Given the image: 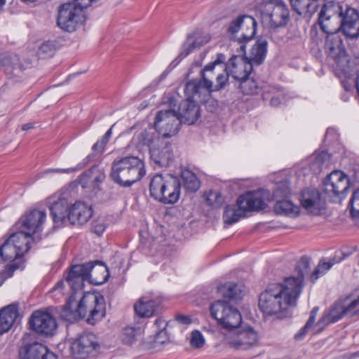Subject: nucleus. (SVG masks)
<instances>
[{"label": "nucleus", "mask_w": 359, "mask_h": 359, "mask_svg": "<svg viewBox=\"0 0 359 359\" xmlns=\"http://www.w3.org/2000/svg\"><path fill=\"white\" fill-rule=\"evenodd\" d=\"M321 29L327 35L325 52L342 71L349 67L350 57L339 35L348 41L359 39V11L350 5L334 0L327 1L318 15Z\"/></svg>", "instance_id": "f257e3e1"}, {"label": "nucleus", "mask_w": 359, "mask_h": 359, "mask_svg": "<svg viewBox=\"0 0 359 359\" xmlns=\"http://www.w3.org/2000/svg\"><path fill=\"white\" fill-rule=\"evenodd\" d=\"M293 278H285L283 283H274L259 294L258 306L264 316L284 318L297 304L300 295L299 285Z\"/></svg>", "instance_id": "f03ea898"}, {"label": "nucleus", "mask_w": 359, "mask_h": 359, "mask_svg": "<svg viewBox=\"0 0 359 359\" xmlns=\"http://www.w3.org/2000/svg\"><path fill=\"white\" fill-rule=\"evenodd\" d=\"M72 292L73 293L68 298L61 311L62 318L68 322H74L88 316L87 323L94 325L104 317L105 304L102 295L94 292H87L77 303L74 296L77 291Z\"/></svg>", "instance_id": "7ed1b4c3"}, {"label": "nucleus", "mask_w": 359, "mask_h": 359, "mask_svg": "<svg viewBox=\"0 0 359 359\" xmlns=\"http://www.w3.org/2000/svg\"><path fill=\"white\" fill-rule=\"evenodd\" d=\"M109 276V270L104 263L94 261L72 266L65 277V280L75 292L83 289L86 281L98 285L105 283Z\"/></svg>", "instance_id": "20e7f679"}, {"label": "nucleus", "mask_w": 359, "mask_h": 359, "mask_svg": "<svg viewBox=\"0 0 359 359\" xmlns=\"http://www.w3.org/2000/svg\"><path fill=\"white\" fill-rule=\"evenodd\" d=\"M146 173L144 163L137 156H128L114 161L110 177L122 187H130Z\"/></svg>", "instance_id": "39448f33"}, {"label": "nucleus", "mask_w": 359, "mask_h": 359, "mask_svg": "<svg viewBox=\"0 0 359 359\" xmlns=\"http://www.w3.org/2000/svg\"><path fill=\"white\" fill-rule=\"evenodd\" d=\"M262 23L269 29L285 26L290 20V11L281 0H264L259 4Z\"/></svg>", "instance_id": "423d86ee"}, {"label": "nucleus", "mask_w": 359, "mask_h": 359, "mask_svg": "<svg viewBox=\"0 0 359 359\" xmlns=\"http://www.w3.org/2000/svg\"><path fill=\"white\" fill-rule=\"evenodd\" d=\"M207 73L202 72L201 80H192L187 83V93L194 95L198 100H207L211 92L224 88L230 76L224 67L223 72L219 74L216 77L217 83L213 85L210 76L206 74Z\"/></svg>", "instance_id": "0eeeda50"}, {"label": "nucleus", "mask_w": 359, "mask_h": 359, "mask_svg": "<svg viewBox=\"0 0 359 359\" xmlns=\"http://www.w3.org/2000/svg\"><path fill=\"white\" fill-rule=\"evenodd\" d=\"M257 22L248 15H241L232 19L226 25V32L233 40H237L241 44L240 50L245 53V45L243 42L252 39L256 32Z\"/></svg>", "instance_id": "6e6552de"}, {"label": "nucleus", "mask_w": 359, "mask_h": 359, "mask_svg": "<svg viewBox=\"0 0 359 359\" xmlns=\"http://www.w3.org/2000/svg\"><path fill=\"white\" fill-rule=\"evenodd\" d=\"M211 316L222 328L230 332L238 329L242 323L239 311L232 307L226 301L218 300L210 307Z\"/></svg>", "instance_id": "1a4fd4ad"}, {"label": "nucleus", "mask_w": 359, "mask_h": 359, "mask_svg": "<svg viewBox=\"0 0 359 359\" xmlns=\"http://www.w3.org/2000/svg\"><path fill=\"white\" fill-rule=\"evenodd\" d=\"M181 123L178 112L174 109L160 110L155 117L154 127L163 138L175 135Z\"/></svg>", "instance_id": "9d476101"}, {"label": "nucleus", "mask_w": 359, "mask_h": 359, "mask_svg": "<svg viewBox=\"0 0 359 359\" xmlns=\"http://www.w3.org/2000/svg\"><path fill=\"white\" fill-rule=\"evenodd\" d=\"M100 344L96 335L91 332H83L72 343L73 356L77 359H85L96 354Z\"/></svg>", "instance_id": "9b49d317"}, {"label": "nucleus", "mask_w": 359, "mask_h": 359, "mask_svg": "<svg viewBox=\"0 0 359 359\" xmlns=\"http://www.w3.org/2000/svg\"><path fill=\"white\" fill-rule=\"evenodd\" d=\"M348 301V297L340 299L335 302L328 309L325 310L316 324L319 330H323L327 325L337 322L347 314H353L355 311L351 313L353 309ZM351 316L353 317V316L351 315Z\"/></svg>", "instance_id": "f8f14e48"}, {"label": "nucleus", "mask_w": 359, "mask_h": 359, "mask_svg": "<svg viewBox=\"0 0 359 359\" xmlns=\"http://www.w3.org/2000/svg\"><path fill=\"white\" fill-rule=\"evenodd\" d=\"M227 344L236 350H247L255 346L258 341L257 332L251 327L231 332L225 337Z\"/></svg>", "instance_id": "ddd939ff"}, {"label": "nucleus", "mask_w": 359, "mask_h": 359, "mask_svg": "<svg viewBox=\"0 0 359 359\" xmlns=\"http://www.w3.org/2000/svg\"><path fill=\"white\" fill-rule=\"evenodd\" d=\"M47 204L55 224H62L68 222L71 206L67 197L60 194H55L48 198Z\"/></svg>", "instance_id": "4468645a"}, {"label": "nucleus", "mask_w": 359, "mask_h": 359, "mask_svg": "<svg viewBox=\"0 0 359 359\" xmlns=\"http://www.w3.org/2000/svg\"><path fill=\"white\" fill-rule=\"evenodd\" d=\"M24 254L20 253L16 245H13L8 238L0 247V257L4 261H11L12 263L6 266L4 270L1 272V276L6 279L12 276L13 272L19 269L21 265L20 259Z\"/></svg>", "instance_id": "2eb2a0df"}, {"label": "nucleus", "mask_w": 359, "mask_h": 359, "mask_svg": "<svg viewBox=\"0 0 359 359\" xmlns=\"http://www.w3.org/2000/svg\"><path fill=\"white\" fill-rule=\"evenodd\" d=\"M29 324L34 332L44 336L53 335L57 326L52 315L41 311H36L32 313Z\"/></svg>", "instance_id": "dca6fc26"}, {"label": "nucleus", "mask_w": 359, "mask_h": 359, "mask_svg": "<svg viewBox=\"0 0 359 359\" xmlns=\"http://www.w3.org/2000/svg\"><path fill=\"white\" fill-rule=\"evenodd\" d=\"M349 180L347 176L339 170L332 172L323 182V191L329 197L339 196L348 189Z\"/></svg>", "instance_id": "f3484780"}, {"label": "nucleus", "mask_w": 359, "mask_h": 359, "mask_svg": "<svg viewBox=\"0 0 359 359\" xmlns=\"http://www.w3.org/2000/svg\"><path fill=\"white\" fill-rule=\"evenodd\" d=\"M149 152L151 161L158 167H167L173 160L172 146L163 137L156 140Z\"/></svg>", "instance_id": "a211bd4d"}, {"label": "nucleus", "mask_w": 359, "mask_h": 359, "mask_svg": "<svg viewBox=\"0 0 359 359\" xmlns=\"http://www.w3.org/2000/svg\"><path fill=\"white\" fill-rule=\"evenodd\" d=\"M185 94L187 99L181 104L180 112L181 123H187L188 125L194 124L200 117V107L198 102H205L206 100H198L194 95L187 93V87L185 88Z\"/></svg>", "instance_id": "6ab92c4d"}, {"label": "nucleus", "mask_w": 359, "mask_h": 359, "mask_svg": "<svg viewBox=\"0 0 359 359\" xmlns=\"http://www.w3.org/2000/svg\"><path fill=\"white\" fill-rule=\"evenodd\" d=\"M300 202L304 209L313 215L320 214L325 207V200L315 188L304 189L301 193Z\"/></svg>", "instance_id": "aec40b11"}, {"label": "nucleus", "mask_w": 359, "mask_h": 359, "mask_svg": "<svg viewBox=\"0 0 359 359\" xmlns=\"http://www.w3.org/2000/svg\"><path fill=\"white\" fill-rule=\"evenodd\" d=\"M46 216L45 211L32 210L20 219L18 225L22 231L32 236L41 230Z\"/></svg>", "instance_id": "412c9836"}, {"label": "nucleus", "mask_w": 359, "mask_h": 359, "mask_svg": "<svg viewBox=\"0 0 359 359\" xmlns=\"http://www.w3.org/2000/svg\"><path fill=\"white\" fill-rule=\"evenodd\" d=\"M227 70L234 79L241 81L246 79L252 70V62H248L247 57L233 55L225 65Z\"/></svg>", "instance_id": "4be33fe9"}, {"label": "nucleus", "mask_w": 359, "mask_h": 359, "mask_svg": "<svg viewBox=\"0 0 359 359\" xmlns=\"http://www.w3.org/2000/svg\"><path fill=\"white\" fill-rule=\"evenodd\" d=\"M25 341L24 338V346L19 351L20 359H57V356L43 344L36 341L27 344Z\"/></svg>", "instance_id": "5701e85b"}, {"label": "nucleus", "mask_w": 359, "mask_h": 359, "mask_svg": "<svg viewBox=\"0 0 359 359\" xmlns=\"http://www.w3.org/2000/svg\"><path fill=\"white\" fill-rule=\"evenodd\" d=\"M93 210L86 203L77 201L71 206L68 222L72 224L82 225L86 224L92 217Z\"/></svg>", "instance_id": "b1692460"}, {"label": "nucleus", "mask_w": 359, "mask_h": 359, "mask_svg": "<svg viewBox=\"0 0 359 359\" xmlns=\"http://www.w3.org/2000/svg\"><path fill=\"white\" fill-rule=\"evenodd\" d=\"M237 205L245 216V212L263 210L266 207V203L260 196L248 192L238 198Z\"/></svg>", "instance_id": "393cba45"}, {"label": "nucleus", "mask_w": 359, "mask_h": 359, "mask_svg": "<svg viewBox=\"0 0 359 359\" xmlns=\"http://www.w3.org/2000/svg\"><path fill=\"white\" fill-rule=\"evenodd\" d=\"M18 316V308L14 305H9L0 310V335L10 330Z\"/></svg>", "instance_id": "a878e982"}, {"label": "nucleus", "mask_w": 359, "mask_h": 359, "mask_svg": "<svg viewBox=\"0 0 359 359\" xmlns=\"http://www.w3.org/2000/svg\"><path fill=\"white\" fill-rule=\"evenodd\" d=\"M172 176H163L157 174L154 175L150 180L149 193L150 196L155 200L161 201L164 196V191L168 184L170 178Z\"/></svg>", "instance_id": "bb28decb"}, {"label": "nucleus", "mask_w": 359, "mask_h": 359, "mask_svg": "<svg viewBox=\"0 0 359 359\" xmlns=\"http://www.w3.org/2000/svg\"><path fill=\"white\" fill-rule=\"evenodd\" d=\"M164 191V196L160 202L163 204H174L180 198L181 184L180 180L171 177Z\"/></svg>", "instance_id": "cd10ccee"}, {"label": "nucleus", "mask_w": 359, "mask_h": 359, "mask_svg": "<svg viewBox=\"0 0 359 359\" xmlns=\"http://www.w3.org/2000/svg\"><path fill=\"white\" fill-rule=\"evenodd\" d=\"M159 304L160 301L158 299H149L147 297H142L134 305V309L139 316L149 318L154 315Z\"/></svg>", "instance_id": "c85d7f7f"}, {"label": "nucleus", "mask_w": 359, "mask_h": 359, "mask_svg": "<svg viewBox=\"0 0 359 359\" xmlns=\"http://www.w3.org/2000/svg\"><path fill=\"white\" fill-rule=\"evenodd\" d=\"M267 44L266 39L264 38H259L256 41L248 57V62H252V65H259L263 62L267 51Z\"/></svg>", "instance_id": "c756f323"}, {"label": "nucleus", "mask_w": 359, "mask_h": 359, "mask_svg": "<svg viewBox=\"0 0 359 359\" xmlns=\"http://www.w3.org/2000/svg\"><path fill=\"white\" fill-rule=\"evenodd\" d=\"M105 145H104L101 141H98L96 143L94 144L93 146V153L88 155L86 160V161L82 162L79 163L76 167L74 168H69L66 169H50L47 170V172H56V173H72L74 172H76L78 170H80L86 166L87 163L91 160L95 155L97 154H102L104 151Z\"/></svg>", "instance_id": "7c9ffc66"}, {"label": "nucleus", "mask_w": 359, "mask_h": 359, "mask_svg": "<svg viewBox=\"0 0 359 359\" xmlns=\"http://www.w3.org/2000/svg\"><path fill=\"white\" fill-rule=\"evenodd\" d=\"M8 239L13 245H16L20 253L25 255L29 250L30 243L33 240V238L29 233H26L25 231L20 229V231L11 234Z\"/></svg>", "instance_id": "2f4dec72"}, {"label": "nucleus", "mask_w": 359, "mask_h": 359, "mask_svg": "<svg viewBox=\"0 0 359 359\" xmlns=\"http://www.w3.org/2000/svg\"><path fill=\"white\" fill-rule=\"evenodd\" d=\"M294 11L299 15L311 16L318 6L316 0H290Z\"/></svg>", "instance_id": "473e14b6"}, {"label": "nucleus", "mask_w": 359, "mask_h": 359, "mask_svg": "<svg viewBox=\"0 0 359 359\" xmlns=\"http://www.w3.org/2000/svg\"><path fill=\"white\" fill-rule=\"evenodd\" d=\"M274 210L277 214L294 217L299 213V207L289 200H280L276 201Z\"/></svg>", "instance_id": "72a5a7b5"}, {"label": "nucleus", "mask_w": 359, "mask_h": 359, "mask_svg": "<svg viewBox=\"0 0 359 359\" xmlns=\"http://www.w3.org/2000/svg\"><path fill=\"white\" fill-rule=\"evenodd\" d=\"M296 271L298 273V276H290L287 278H293L298 285H299V290L302 292L303 287L304 278L305 276L310 273V259L307 257H302L297 262L296 266Z\"/></svg>", "instance_id": "f704fd0d"}, {"label": "nucleus", "mask_w": 359, "mask_h": 359, "mask_svg": "<svg viewBox=\"0 0 359 359\" xmlns=\"http://www.w3.org/2000/svg\"><path fill=\"white\" fill-rule=\"evenodd\" d=\"M182 179L185 189L191 192L196 191L200 187V181L194 172L189 170L182 171Z\"/></svg>", "instance_id": "c9c22d12"}, {"label": "nucleus", "mask_w": 359, "mask_h": 359, "mask_svg": "<svg viewBox=\"0 0 359 359\" xmlns=\"http://www.w3.org/2000/svg\"><path fill=\"white\" fill-rule=\"evenodd\" d=\"M217 291L224 298L236 299L239 297L238 286L233 283H228L219 286Z\"/></svg>", "instance_id": "e433bc0d"}, {"label": "nucleus", "mask_w": 359, "mask_h": 359, "mask_svg": "<svg viewBox=\"0 0 359 359\" xmlns=\"http://www.w3.org/2000/svg\"><path fill=\"white\" fill-rule=\"evenodd\" d=\"M241 210L236 208V205H227L224 212V222L228 224H232L243 217Z\"/></svg>", "instance_id": "4c0bfd02"}, {"label": "nucleus", "mask_w": 359, "mask_h": 359, "mask_svg": "<svg viewBox=\"0 0 359 359\" xmlns=\"http://www.w3.org/2000/svg\"><path fill=\"white\" fill-rule=\"evenodd\" d=\"M240 88L242 92L246 95L257 94L260 91V88L258 86L256 81L253 79L248 78V76L241 81ZM261 89L263 90L262 88Z\"/></svg>", "instance_id": "58836bf2"}, {"label": "nucleus", "mask_w": 359, "mask_h": 359, "mask_svg": "<svg viewBox=\"0 0 359 359\" xmlns=\"http://www.w3.org/2000/svg\"><path fill=\"white\" fill-rule=\"evenodd\" d=\"M262 88L263 89V100H270L271 105L274 107H277L280 103V97L274 95V94L278 91L277 88L268 85H264Z\"/></svg>", "instance_id": "ea45409f"}, {"label": "nucleus", "mask_w": 359, "mask_h": 359, "mask_svg": "<svg viewBox=\"0 0 359 359\" xmlns=\"http://www.w3.org/2000/svg\"><path fill=\"white\" fill-rule=\"evenodd\" d=\"M331 161V155L325 151L315 155L313 165H317L318 170L320 171L323 168L329 166Z\"/></svg>", "instance_id": "a19ab883"}, {"label": "nucleus", "mask_w": 359, "mask_h": 359, "mask_svg": "<svg viewBox=\"0 0 359 359\" xmlns=\"http://www.w3.org/2000/svg\"><path fill=\"white\" fill-rule=\"evenodd\" d=\"M206 201L212 208H219L224 203V197L217 191L210 190L206 194Z\"/></svg>", "instance_id": "79ce46f5"}, {"label": "nucleus", "mask_w": 359, "mask_h": 359, "mask_svg": "<svg viewBox=\"0 0 359 359\" xmlns=\"http://www.w3.org/2000/svg\"><path fill=\"white\" fill-rule=\"evenodd\" d=\"M205 340L202 333L197 330H193L190 334L189 344L196 349H200L205 345Z\"/></svg>", "instance_id": "37998d69"}, {"label": "nucleus", "mask_w": 359, "mask_h": 359, "mask_svg": "<svg viewBox=\"0 0 359 359\" xmlns=\"http://www.w3.org/2000/svg\"><path fill=\"white\" fill-rule=\"evenodd\" d=\"M55 53V46L54 45L50 42L46 41L43 43L41 46L39 48L37 51V55L39 58L46 59L48 57H50L53 55Z\"/></svg>", "instance_id": "c03bdc74"}, {"label": "nucleus", "mask_w": 359, "mask_h": 359, "mask_svg": "<svg viewBox=\"0 0 359 359\" xmlns=\"http://www.w3.org/2000/svg\"><path fill=\"white\" fill-rule=\"evenodd\" d=\"M140 329L133 327H126L123 330L122 341L126 344H132L136 340V336Z\"/></svg>", "instance_id": "a18cd8bd"}, {"label": "nucleus", "mask_w": 359, "mask_h": 359, "mask_svg": "<svg viewBox=\"0 0 359 359\" xmlns=\"http://www.w3.org/2000/svg\"><path fill=\"white\" fill-rule=\"evenodd\" d=\"M84 176L88 177L95 182H102L105 178L104 170L97 166H93L84 174Z\"/></svg>", "instance_id": "49530a36"}, {"label": "nucleus", "mask_w": 359, "mask_h": 359, "mask_svg": "<svg viewBox=\"0 0 359 359\" xmlns=\"http://www.w3.org/2000/svg\"><path fill=\"white\" fill-rule=\"evenodd\" d=\"M333 265L331 262H320L311 274V279L314 283L322 274L328 271Z\"/></svg>", "instance_id": "de8ad7c7"}, {"label": "nucleus", "mask_w": 359, "mask_h": 359, "mask_svg": "<svg viewBox=\"0 0 359 359\" xmlns=\"http://www.w3.org/2000/svg\"><path fill=\"white\" fill-rule=\"evenodd\" d=\"M349 205L352 217H359V189L353 193Z\"/></svg>", "instance_id": "09e8293b"}, {"label": "nucleus", "mask_w": 359, "mask_h": 359, "mask_svg": "<svg viewBox=\"0 0 359 359\" xmlns=\"http://www.w3.org/2000/svg\"><path fill=\"white\" fill-rule=\"evenodd\" d=\"M226 60V57L224 54L222 53H218L217 55V58L216 60L207 65L206 66H205L204 69H203V72H210V73H212V72L214 70L215 66L217 65H224V66L225 67V64H224V61Z\"/></svg>", "instance_id": "8fccbe9b"}, {"label": "nucleus", "mask_w": 359, "mask_h": 359, "mask_svg": "<svg viewBox=\"0 0 359 359\" xmlns=\"http://www.w3.org/2000/svg\"><path fill=\"white\" fill-rule=\"evenodd\" d=\"M196 47V43L194 41V37L191 35L188 36L187 41L183 44L182 51L180 56L184 57L188 55L193 49Z\"/></svg>", "instance_id": "3c124183"}, {"label": "nucleus", "mask_w": 359, "mask_h": 359, "mask_svg": "<svg viewBox=\"0 0 359 359\" xmlns=\"http://www.w3.org/2000/svg\"><path fill=\"white\" fill-rule=\"evenodd\" d=\"M290 189L286 183H280L278 185L274 191V196L276 197H287L290 194Z\"/></svg>", "instance_id": "603ef678"}, {"label": "nucleus", "mask_w": 359, "mask_h": 359, "mask_svg": "<svg viewBox=\"0 0 359 359\" xmlns=\"http://www.w3.org/2000/svg\"><path fill=\"white\" fill-rule=\"evenodd\" d=\"M313 325V323L307 320L305 325L294 335V339L297 341L302 340Z\"/></svg>", "instance_id": "864d4df0"}, {"label": "nucleus", "mask_w": 359, "mask_h": 359, "mask_svg": "<svg viewBox=\"0 0 359 359\" xmlns=\"http://www.w3.org/2000/svg\"><path fill=\"white\" fill-rule=\"evenodd\" d=\"M105 229V226L103 222L99 221H94L92 224L93 231L97 234L101 235Z\"/></svg>", "instance_id": "5fc2aeb1"}, {"label": "nucleus", "mask_w": 359, "mask_h": 359, "mask_svg": "<svg viewBox=\"0 0 359 359\" xmlns=\"http://www.w3.org/2000/svg\"><path fill=\"white\" fill-rule=\"evenodd\" d=\"M175 320L182 325H189L191 323V319L190 317L183 314L176 315Z\"/></svg>", "instance_id": "6e6d98bb"}, {"label": "nucleus", "mask_w": 359, "mask_h": 359, "mask_svg": "<svg viewBox=\"0 0 359 359\" xmlns=\"http://www.w3.org/2000/svg\"><path fill=\"white\" fill-rule=\"evenodd\" d=\"M114 126H112L107 131V133H105V135H104V137H102L101 142L102 143L106 146V144H107L109 140L110 139L111 136V133H112V127Z\"/></svg>", "instance_id": "4d7b16f0"}, {"label": "nucleus", "mask_w": 359, "mask_h": 359, "mask_svg": "<svg viewBox=\"0 0 359 359\" xmlns=\"http://www.w3.org/2000/svg\"><path fill=\"white\" fill-rule=\"evenodd\" d=\"M318 311V308L314 307L311 311L310 316H309V318L308 319V321L314 324Z\"/></svg>", "instance_id": "13d9d810"}, {"label": "nucleus", "mask_w": 359, "mask_h": 359, "mask_svg": "<svg viewBox=\"0 0 359 359\" xmlns=\"http://www.w3.org/2000/svg\"><path fill=\"white\" fill-rule=\"evenodd\" d=\"M148 133L147 131H143L140 133V137L142 140L143 144H149L150 143V139L147 138Z\"/></svg>", "instance_id": "bf43d9fd"}, {"label": "nucleus", "mask_w": 359, "mask_h": 359, "mask_svg": "<svg viewBox=\"0 0 359 359\" xmlns=\"http://www.w3.org/2000/svg\"><path fill=\"white\" fill-rule=\"evenodd\" d=\"M165 334V327H163L161 330H160L156 336V341L158 343L163 344L165 341L163 340H161V336Z\"/></svg>", "instance_id": "052dcab7"}, {"label": "nucleus", "mask_w": 359, "mask_h": 359, "mask_svg": "<svg viewBox=\"0 0 359 359\" xmlns=\"http://www.w3.org/2000/svg\"><path fill=\"white\" fill-rule=\"evenodd\" d=\"M34 128V123H27L22 126V130H28L30 129H32Z\"/></svg>", "instance_id": "680f3d73"}, {"label": "nucleus", "mask_w": 359, "mask_h": 359, "mask_svg": "<svg viewBox=\"0 0 359 359\" xmlns=\"http://www.w3.org/2000/svg\"><path fill=\"white\" fill-rule=\"evenodd\" d=\"M63 284H64L63 280L59 281V282L55 285V286L53 287V289H54L55 290H59L62 289V286H63Z\"/></svg>", "instance_id": "e2e57ef3"}, {"label": "nucleus", "mask_w": 359, "mask_h": 359, "mask_svg": "<svg viewBox=\"0 0 359 359\" xmlns=\"http://www.w3.org/2000/svg\"><path fill=\"white\" fill-rule=\"evenodd\" d=\"M341 99L344 101V102H347L349 99V95H348V93H344V95H342L341 96Z\"/></svg>", "instance_id": "0e129e2a"}, {"label": "nucleus", "mask_w": 359, "mask_h": 359, "mask_svg": "<svg viewBox=\"0 0 359 359\" xmlns=\"http://www.w3.org/2000/svg\"><path fill=\"white\" fill-rule=\"evenodd\" d=\"M164 323V320H161V319H157L155 321V324L158 326V327H161V325H163Z\"/></svg>", "instance_id": "69168bd1"}, {"label": "nucleus", "mask_w": 359, "mask_h": 359, "mask_svg": "<svg viewBox=\"0 0 359 359\" xmlns=\"http://www.w3.org/2000/svg\"><path fill=\"white\" fill-rule=\"evenodd\" d=\"M6 0H0V9L5 5Z\"/></svg>", "instance_id": "338daca9"}, {"label": "nucleus", "mask_w": 359, "mask_h": 359, "mask_svg": "<svg viewBox=\"0 0 359 359\" xmlns=\"http://www.w3.org/2000/svg\"><path fill=\"white\" fill-rule=\"evenodd\" d=\"M359 315V309L355 311V312L352 314V316Z\"/></svg>", "instance_id": "774afa93"}]
</instances>
